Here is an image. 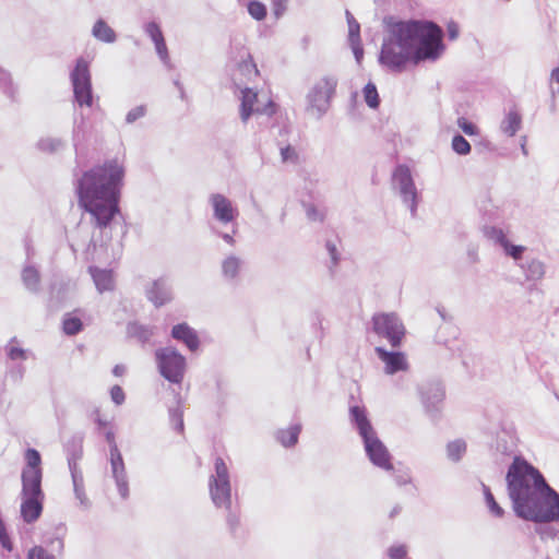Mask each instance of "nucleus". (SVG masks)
Instances as JSON below:
<instances>
[{
  "mask_svg": "<svg viewBox=\"0 0 559 559\" xmlns=\"http://www.w3.org/2000/svg\"><path fill=\"white\" fill-rule=\"evenodd\" d=\"M441 27L430 21H390L383 38L379 61L394 72L408 63L435 62L444 52Z\"/></svg>",
  "mask_w": 559,
  "mask_h": 559,
  "instance_id": "f257e3e1",
  "label": "nucleus"
},
{
  "mask_svg": "<svg viewBox=\"0 0 559 559\" xmlns=\"http://www.w3.org/2000/svg\"><path fill=\"white\" fill-rule=\"evenodd\" d=\"M506 480L513 511L519 518L535 523L559 521V495L532 464L515 456Z\"/></svg>",
  "mask_w": 559,
  "mask_h": 559,
  "instance_id": "f03ea898",
  "label": "nucleus"
},
{
  "mask_svg": "<svg viewBox=\"0 0 559 559\" xmlns=\"http://www.w3.org/2000/svg\"><path fill=\"white\" fill-rule=\"evenodd\" d=\"M124 174L123 160L111 158L83 173L78 180L79 203L98 227H106L118 212Z\"/></svg>",
  "mask_w": 559,
  "mask_h": 559,
  "instance_id": "7ed1b4c3",
  "label": "nucleus"
},
{
  "mask_svg": "<svg viewBox=\"0 0 559 559\" xmlns=\"http://www.w3.org/2000/svg\"><path fill=\"white\" fill-rule=\"evenodd\" d=\"M26 465L22 471V490L20 514L25 523H34L43 512L45 495L41 490V457L37 450L27 449Z\"/></svg>",
  "mask_w": 559,
  "mask_h": 559,
  "instance_id": "20e7f679",
  "label": "nucleus"
},
{
  "mask_svg": "<svg viewBox=\"0 0 559 559\" xmlns=\"http://www.w3.org/2000/svg\"><path fill=\"white\" fill-rule=\"evenodd\" d=\"M349 419L362 440L365 452L370 462L381 469L391 471L393 468L391 454L379 439L367 416L366 408L358 405L350 406Z\"/></svg>",
  "mask_w": 559,
  "mask_h": 559,
  "instance_id": "39448f33",
  "label": "nucleus"
},
{
  "mask_svg": "<svg viewBox=\"0 0 559 559\" xmlns=\"http://www.w3.org/2000/svg\"><path fill=\"white\" fill-rule=\"evenodd\" d=\"M235 96L239 100V116L243 123L258 116L271 117L276 111V106L266 94H259L250 87L235 90Z\"/></svg>",
  "mask_w": 559,
  "mask_h": 559,
  "instance_id": "423d86ee",
  "label": "nucleus"
},
{
  "mask_svg": "<svg viewBox=\"0 0 559 559\" xmlns=\"http://www.w3.org/2000/svg\"><path fill=\"white\" fill-rule=\"evenodd\" d=\"M337 79L334 75H324L317 80L306 97V111L317 119L321 118L330 108L335 94Z\"/></svg>",
  "mask_w": 559,
  "mask_h": 559,
  "instance_id": "0eeeda50",
  "label": "nucleus"
},
{
  "mask_svg": "<svg viewBox=\"0 0 559 559\" xmlns=\"http://www.w3.org/2000/svg\"><path fill=\"white\" fill-rule=\"evenodd\" d=\"M92 60L93 56L78 58L75 66L70 73L74 102L80 107H92L94 103L90 72V64Z\"/></svg>",
  "mask_w": 559,
  "mask_h": 559,
  "instance_id": "6e6552de",
  "label": "nucleus"
},
{
  "mask_svg": "<svg viewBox=\"0 0 559 559\" xmlns=\"http://www.w3.org/2000/svg\"><path fill=\"white\" fill-rule=\"evenodd\" d=\"M209 491L212 502L216 508L230 510V475L228 466L222 457H216L214 461V472L209 479Z\"/></svg>",
  "mask_w": 559,
  "mask_h": 559,
  "instance_id": "1a4fd4ad",
  "label": "nucleus"
},
{
  "mask_svg": "<svg viewBox=\"0 0 559 559\" xmlns=\"http://www.w3.org/2000/svg\"><path fill=\"white\" fill-rule=\"evenodd\" d=\"M392 187L402 203L414 216L421 201V194L413 179L411 169L405 165H399L392 174Z\"/></svg>",
  "mask_w": 559,
  "mask_h": 559,
  "instance_id": "9d476101",
  "label": "nucleus"
},
{
  "mask_svg": "<svg viewBox=\"0 0 559 559\" xmlns=\"http://www.w3.org/2000/svg\"><path fill=\"white\" fill-rule=\"evenodd\" d=\"M483 235L493 246L498 247L504 257L511 259L516 266L525 260L528 248L515 243L509 230L499 226L487 225L483 227Z\"/></svg>",
  "mask_w": 559,
  "mask_h": 559,
  "instance_id": "9b49d317",
  "label": "nucleus"
},
{
  "mask_svg": "<svg viewBox=\"0 0 559 559\" xmlns=\"http://www.w3.org/2000/svg\"><path fill=\"white\" fill-rule=\"evenodd\" d=\"M155 361L159 373L169 382L179 384L182 382L187 362L176 348L171 346L155 350Z\"/></svg>",
  "mask_w": 559,
  "mask_h": 559,
  "instance_id": "f8f14e48",
  "label": "nucleus"
},
{
  "mask_svg": "<svg viewBox=\"0 0 559 559\" xmlns=\"http://www.w3.org/2000/svg\"><path fill=\"white\" fill-rule=\"evenodd\" d=\"M230 64L233 67L231 78L236 88L246 87V82L252 81L259 75L250 51L242 45L233 46Z\"/></svg>",
  "mask_w": 559,
  "mask_h": 559,
  "instance_id": "ddd939ff",
  "label": "nucleus"
},
{
  "mask_svg": "<svg viewBox=\"0 0 559 559\" xmlns=\"http://www.w3.org/2000/svg\"><path fill=\"white\" fill-rule=\"evenodd\" d=\"M374 332L385 337L393 347L400 346L405 335V328L395 313H380L373 317Z\"/></svg>",
  "mask_w": 559,
  "mask_h": 559,
  "instance_id": "4468645a",
  "label": "nucleus"
},
{
  "mask_svg": "<svg viewBox=\"0 0 559 559\" xmlns=\"http://www.w3.org/2000/svg\"><path fill=\"white\" fill-rule=\"evenodd\" d=\"M209 204L211 205L213 217L223 225L234 223L239 215L234 202L222 193H212L209 197Z\"/></svg>",
  "mask_w": 559,
  "mask_h": 559,
  "instance_id": "2eb2a0df",
  "label": "nucleus"
},
{
  "mask_svg": "<svg viewBox=\"0 0 559 559\" xmlns=\"http://www.w3.org/2000/svg\"><path fill=\"white\" fill-rule=\"evenodd\" d=\"M376 353L383 364V372L385 374L393 376L409 370V362L405 353L390 352L382 347H376Z\"/></svg>",
  "mask_w": 559,
  "mask_h": 559,
  "instance_id": "dca6fc26",
  "label": "nucleus"
},
{
  "mask_svg": "<svg viewBox=\"0 0 559 559\" xmlns=\"http://www.w3.org/2000/svg\"><path fill=\"white\" fill-rule=\"evenodd\" d=\"M109 461L111 476L115 479L118 492L121 498L126 499L129 496V484L124 462L118 447H114L112 451H110Z\"/></svg>",
  "mask_w": 559,
  "mask_h": 559,
  "instance_id": "f3484780",
  "label": "nucleus"
},
{
  "mask_svg": "<svg viewBox=\"0 0 559 559\" xmlns=\"http://www.w3.org/2000/svg\"><path fill=\"white\" fill-rule=\"evenodd\" d=\"M145 295L155 307H162L173 298L171 289L164 278H158L147 285Z\"/></svg>",
  "mask_w": 559,
  "mask_h": 559,
  "instance_id": "a211bd4d",
  "label": "nucleus"
},
{
  "mask_svg": "<svg viewBox=\"0 0 559 559\" xmlns=\"http://www.w3.org/2000/svg\"><path fill=\"white\" fill-rule=\"evenodd\" d=\"M421 402L428 412L438 409L444 399V389L438 382L424 384L419 388Z\"/></svg>",
  "mask_w": 559,
  "mask_h": 559,
  "instance_id": "6ab92c4d",
  "label": "nucleus"
},
{
  "mask_svg": "<svg viewBox=\"0 0 559 559\" xmlns=\"http://www.w3.org/2000/svg\"><path fill=\"white\" fill-rule=\"evenodd\" d=\"M88 272L99 294L112 292L116 286V278L112 270L90 266Z\"/></svg>",
  "mask_w": 559,
  "mask_h": 559,
  "instance_id": "aec40b11",
  "label": "nucleus"
},
{
  "mask_svg": "<svg viewBox=\"0 0 559 559\" xmlns=\"http://www.w3.org/2000/svg\"><path fill=\"white\" fill-rule=\"evenodd\" d=\"M245 261L240 255L230 253L221 262L222 276L225 281L235 283L239 280Z\"/></svg>",
  "mask_w": 559,
  "mask_h": 559,
  "instance_id": "412c9836",
  "label": "nucleus"
},
{
  "mask_svg": "<svg viewBox=\"0 0 559 559\" xmlns=\"http://www.w3.org/2000/svg\"><path fill=\"white\" fill-rule=\"evenodd\" d=\"M69 468L71 472L75 499L79 502V507L86 510L90 508L91 503L85 493L83 474L74 461H69Z\"/></svg>",
  "mask_w": 559,
  "mask_h": 559,
  "instance_id": "4be33fe9",
  "label": "nucleus"
},
{
  "mask_svg": "<svg viewBox=\"0 0 559 559\" xmlns=\"http://www.w3.org/2000/svg\"><path fill=\"white\" fill-rule=\"evenodd\" d=\"M171 336L182 342L191 352H194L200 346V340L194 329L189 326L187 323H179L173 326Z\"/></svg>",
  "mask_w": 559,
  "mask_h": 559,
  "instance_id": "5701e85b",
  "label": "nucleus"
},
{
  "mask_svg": "<svg viewBox=\"0 0 559 559\" xmlns=\"http://www.w3.org/2000/svg\"><path fill=\"white\" fill-rule=\"evenodd\" d=\"M522 128V115L518 109L512 108L506 112L500 122V132L509 138L514 136Z\"/></svg>",
  "mask_w": 559,
  "mask_h": 559,
  "instance_id": "b1692460",
  "label": "nucleus"
},
{
  "mask_svg": "<svg viewBox=\"0 0 559 559\" xmlns=\"http://www.w3.org/2000/svg\"><path fill=\"white\" fill-rule=\"evenodd\" d=\"M519 267L528 282H538L543 280L546 272L544 262L536 258L523 261Z\"/></svg>",
  "mask_w": 559,
  "mask_h": 559,
  "instance_id": "393cba45",
  "label": "nucleus"
},
{
  "mask_svg": "<svg viewBox=\"0 0 559 559\" xmlns=\"http://www.w3.org/2000/svg\"><path fill=\"white\" fill-rule=\"evenodd\" d=\"M127 334L129 337L144 344L154 335V326L130 322L127 326Z\"/></svg>",
  "mask_w": 559,
  "mask_h": 559,
  "instance_id": "a878e982",
  "label": "nucleus"
},
{
  "mask_svg": "<svg viewBox=\"0 0 559 559\" xmlns=\"http://www.w3.org/2000/svg\"><path fill=\"white\" fill-rule=\"evenodd\" d=\"M92 35L95 39L106 44H112L117 39L116 32L102 19L94 23Z\"/></svg>",
  "mask_w": 559,
  "mask_h": 559,
  "instance_id": "bb28decb",
  "label": "nucleus"
},
{
  "mask_svg": "<svg viewBox=\"0 0 559 559\" xmlns=\"http://www.w3.org/2000/svg\"><path fill=\"white\" fill-rule=\"evenodd\" d=\"M66 146V141L60 138H53V136H44L40 138L37 143L36 147L38 151L45 154H55L60 151H62Z\"/></svg>",
  "mask_w": 559,
  "mask_h": 559,
  "instance_id": "cd10ccee",
  "label": "nucleus"
},
{
  "mask_svg": "<svg viewBox=\"0 0 559 559\" xmlns=\"http://www.w3.org/2000/svg\"><path fill=\"white\" fill-rule=\"evenodd\" d=\"M17 85L14 83L9 70L0 66V91L10 99L14 100L17 95Z\"/></svg>",
  "mask_w": 559,
  "mask_h": 559,
  "instance_id": "c85d7f7f",
  "label": "nucleus"
},
{
  "mask_svg": "<svg viewBox=\"0 0 559 559\" xmlns=\"http://www.w3.org/2000/svg\"><path fill=\"white\" fill-rule=\"evenodd\" d=\"M467 444L463 439H455L447 444V457L452 462H459L465 455Z\"/></svg>",
  "mask_w": 559,
  "mask_h": 559,
  "instance_id": "c756f323",
  "label": "nucleus"
},
{
  "mask_svg": "<svg viewBox=\"0 0 559 559\" xmlns=\"http://www.w3.org/2000/svg\"><path fill=\"white\" fill-rule=\"evenodd\" d=\"M301 427L300 425H293L287 429L280 430L277 432V440L284 447H293L298 441V436L300 433Z\"/></svg>",
  "mask_w": 559,
  "mask_h": 559,
  "instance_id": "7c9ffc66",
  "label": "nucleus"
},
{
  "mask_svg": "<svg viewBox=\"0 0 559 559\" xmlns=\"http://www.w3.org/2000/svg\"><path fill=\"white\" fill-rule=\"evenodd\" d=\"M247 7L248 14L255 21H263L266 17L267 9L266 5L258 0H252L245 4Z\"/></svg>",
  "mask_w": 559,
  "mask_h": 559,
  "instance_id": "2f4dec72",
  "label": "nucleus"
},
{
  "mask_svg": "<svg viewBox=\"0 0 559 559\" xmlns=\"http://www.w3.org/2000/svg\"><path fill=\"white\" fill-rule=\"evenodd\" d=\"M16 340L12 338L5 346L7 355L12 360H26L31 356V352L15 345Z\"/></svg>",
  "mask_w": 559,
  "mask_h": 559,
  "instance_id": "473e14b6",
  "label": "nucleus"
},
{
  "mask_svg": "<svg viewBox=\"0 0 559 559\" xmlns=\"http://www.w3.org/2000/svg\"><path fill=\"white\" fill-rule=\"evenodd\" d=\"M22 278L25 286L29 290H36L39 284V274L38 271L33 266L24 267L22 272Z\"/></svg>",
  "mask_w": 559,
  "mask_h": 559,
  "instance_id": "72a5a7b5",
  "label": "nucleus"
},
{
  "mask_svg": "<svg viewBox=\"0 0 559 559\" xmlns=\"http://www.w3.org/2000/svg\"><path fill=\"white\" fill-rule=\"evenodd\" d=\"M483 490L488 510L491 512L492 515L497 518H502L504 514V510L497 503L489 487L483 484Z\"/></svg>",
  "mask_w": 559,
  "mask_h": 559,
  "instance_id": "f704fd0d",
  "label": "nucleus"
},
{
  "mask_svg": "<svg viewBox=\"0 0 559 559\" xmlns=\"http://www.w3.org/2000/svg\"><path fill=\"white\" fill-rule=\"evenodd\" d=\"M364 97H365L366 104L370 108H377L379 106V95H378V91H377V87L374 84L368 83L364 87Z\"/></svg>",
  "mask_w": 559,
  "mask_h": 559,
  "instance_id": "c9c22d12",
  "label": "nucleus"
},
{
  "mask_svg": "<svg viewBox=\"0 0 559 559\" xmlns=\"http://www.w3.org/2000/svg\"><path fill=\"white\" fill-rule=\"evenodd\" d=\"M452 150L459 155H467L471 153V144L461 134H456L452 139Z\"/></svg>",
  "mask_w": 559,
  "mask_h": 559,
  "instance_id": "e433bc0d",
  "label": "nucleus"
},
{
  "mask_svg": "<svg viewBox=\"0 0 559 559\" xmlns=\"http://www.w3.org/2000/svg\"><path fill=\"white\" fill-rule=\"evenodd\" d=\"M346 20L348 24V40L349 43L360 40V26L349 11H346Z\"/></svg>",
  "mask_w": 559,
  "mask_h": 559,
  "instance_id": "4c0bfd02",
  "label": "nucleus"
},
{
  "mask_svg": "<svg viewBox=\"0 0 559 559\" xmlns=\"http://www.w3.org/2000/svg\"><path fill=\"white\" fill-rule=\"evenodd\" d=\"M82 329V322L79 318L71 314L67 316L63 320V331L68 335H74Z\"/></svg>",
  "mask_w": 559,
  "mask_h": 559,
  "instance_id": "58836bf2",
  "label": "nucleus"
},
{
  "mask_svg": "<svg viewBox=\"0 0 559 559\" xmlns=\"http://www.w3.org/2000/svg\"><path fill=\"white\" fill-rule=\"evenodd\" d=\"M407 546L404 544L392 545L386 550L389 559H409L407 558Z\"/></svg>",
  "mask_w": 559,
  "mask_h": 559,
  "instance_id": "ea45409f",
  "label": "nucleus"
},
{
  "mask_svg": "<svg viewBox=\"0 0 559 559\" xmlns=\"http://www.w3.org/2000/svg\"><path fill=\"white\" fill-rule=\"evenodd\" d=\"M144 32L151 38L153 44L164 38L160 27L155 22H148L144 25Z\"/></svg>",
  "mask_w": 559,
  "mask_h": 559,
  "instance_id": "a19ab883",
  "label": "nucleus"
},
{
  "mask_svg": "<svg viewBox=\"0 0 559 559\" xmlns=\"http://www.w3.org/2000/svg\"><path fill=\"white\" fill-rule=\"evenodd\" d=\"M457 127L466 134V135H477L479 134V129L471 121H468L464 117H460L456 120Z\"/></svg>",
  "mask_w": 559,
  "mask_h": 559,
  "instance_id": "79ce46f5",
  "label": "nucleus"
},
{
  "mask_svg": "<svg viewBox=\"0 0 559 559\" xmlns=\"http://www.w3.org/2000/svg\"><path fill=\"white\" fill-rule=\"evenodd\" d=\"M154 46H155L156 53L159 57V59L162 60V62L165 66L170 67V58H169V53H168V49H167L165 39L163 38L162 40L155 43Z\"/></svg>",
  "mask_w": 559,
  "mask_h": 559,
  "instance_id": "37998d69",
  "label": "nucleus"
},
{
  "mask_svg": "<svg viewBox=\"0 0 559 559\" xmlns=\"http://www.w3.org/2000/svg\"><path fill=\"white\" fill-rule=\"evenodd\" d=\"M146 114V107L144 105L136 106L128 111L126 116V122L131 124L135 122L136 120L144 117Z\"/></svg>",
  "mask_w": 559,
  "mask_h": 559,
  "instance_id": "c03bdc74",
  "label": "nucleus"
},
{
  "mask_svg": "<svg viewBox=\"0 0 559 559\" xmlns=\"http://www.w3.org/2000/svg\"><path fill=\"white\" fill-rule=\"evenodd\" d=\"M27 559H55V557L44 548L36 546L28 551Z\"/></svg>",
  "mask_w": 559,
  "mask_h": 559,
  "instance_id": "a18cd8bd",
  "label": "nucleus"
},
{
  "mask_svg": "<svg viewBox=\"0 0 559 559\" xmlns=\"http://www.w3.org/2000/svg\"><path fill=\"white\" fill-rule=\"evenodd\" d=\"M288 0H271L272 11L275 17H281L287 9Z\"/></svg>",
  "mask_w": 559,
  "mask_h": 559,
  "instance_id": "49530a36",
  "label": "nucleus"
},
{
  "mask_svg": "<svg viewBox=\"0 0 559 559\" xmlns=\"http://www.w3.org/2000/svg\"><path fill=\"white\" fill-rule=\"evenodd\" d=\"M110 397L116 405H121L126 399L122 388L114 385L110 390Z\"/></svg>",
  "mask_w": 559,
  "mask_h": 559,
  "instance_id": "de8ad7c7",
  "label": "nucleus"
},
{
  "mask_svg": "<svg viewBox=\"0 0 559 559\" xmlns=\"http://www.w3.org/2000/svg\"><path fill=\"white\" fill-rule=\"evenodd\" d=\"M281 157L284 163H295L297 159V154L295 150L290 146H285L281 148Z\"/></svg>",
  "mask_w": 559,
  "mask_h": 559,
  "instance_id": "09e8293b",
  "label": "nucleus"
},
{
  "mask_svg": "<svg viewBox=\"0 0 559 559\" xmlns=\"http://www.w3.org/2000/svg\"><path fill=\"white\" fill-rule=\"evenodd\" d=\"M0 544L8 551L12 550V544L10 542L9 535L5 532L4 523H3V521L1 519H0Z\"/></svg>",
  "mask_w": 559,
  "mask_h": 559,
  "instance_id": "8fccbe9b",
  "label": "nucleus"
},
{
  "mask_svg": "<svg viewBox=\"0 0 559 559\" xmlns=\"http://www.w3.org/2000/svg\"><path fill=\"white\" fill-rule=\"evenodd\" d=\"M307 217L311 221L321 222L324 218V214L321 210L313 205H308L306 209Z\"/></svg>",
  "mask_w": 559,
  "mask_h": 559,
  "instance_id": "3c124183",
  "label": "nucleus"
},
{
  "mask_svg": "<svg viewBox=\"0 0 559 559\" xmlns=\"http://www.w3.org/2000/svg\"><path fill=\"white\" fill-rule=\"evenodd\" d=\"M356 61L359 63L362 59L364 50L360 40L349 43Z\"/></svg>",
  "mask_w": 559,
  "mask_h": 559,
  "instance_id": "603ef678",
  "label": "nucleus"
},
{
  "mask_svg": "<svg viewBox=\"0 0 559 559\" xmlns=\"http://www.w3.org/2000/svg\"><path fill=\"white\" fill-rule=\"evenodd\" d=\"M171 418L175 423V429L178 431H182L183 429V420H182V414L179 411H175L171 413Z\"/></svg>",
  "mask_w": 559,
  "mask_h": 559,
  "instance_id": "864d4df0",
  "label": "nucleus"
},
{
  "mask_svg": "<svg viewBox=\"0 0 559 559\" xmlns=\"http://www.w3.org/2000/svg\"><path fill=\"white\" fill-rule=\"evenodd\" d=\"M447 31L450 39H455L459 36V25L455 22H450L447 25Z\"/></svg>",
  "mask_w": 559,
  "mask_h": 559,
  "instance_id": "5fc2aeb1",
  "label": "nucleus"
},
{
  "mask_svg": "<svg viewBox=\"0 0 559 559\" xmlns=\"http://www.w3.org/2000/svg\"><path fill=\"white\" fill-rule=\"evenodd\" d=\"M326 248H328V250H329V253H330V257H331L332 262H333L334 264H336V263H337V261H338V257H337V251H336L335 246H334V245H332L331 242H329V243L326 245Z\"/></svg>",
  "mask_w": 559,
  "mask_h": 559,
  "instance_id": "6e6d98bb",
  "label": "nucleus"
},
{
  "mask_svg": "<svg viewBox=\"0 0 559 559\" xmlns=\"http://www.w3.org/2000/svg\"><path fill=\"white\" fill-rule=\"evenodd\" d=\"M106 440L109 443V452L112 451L114 447H118L115 440V433L111 430L106 432Z\"/></svg>",
  "mask_w": 559,
  "mask_h": 559,
  "instance_id": "4d7b16f0",
  "label": "nucleus"
},
{
  "mask_svg": "<svg viewBox=\"0 0 559 559\" xmlns=\"http://www.w3.org/2000/svg\"><path fill=\"white\" fill-rule=\"evenodd\" d=\"M219 237L229 246H235L236 240L231 234L219 233Z\"/></svg>",
  "mask_w": 559,
  "mask_h": 559,
  "instance_id": "13d9d810",
  "label": "nucleus"
},
{
  "mask_svg": "<svg viewBox=\"0 0 559 559\" xmlns=\"http://www.w3.org/2000/svg\"><path fill=\"white\" fill-rule=\"evenodd\" d=\"M126 366L123 365H116L112 369V373L116 376V377H121L126 372Z\"/></svg>",
  "mask_w": 559,
  "mask_h": 559,
  "instance_id": "bf43d9fd",
  "label": "nucleus"
},
{
  "mask_svg": "<svg viewBox=\"0 0 559 559\" xmlns=\"http://www.w3.org/2000/svg\"><path fill=\"white\" fill-rule=\"evenodd\" d=\"M83 123H84L83 120H82L81 123H76V122L74 123V127H73V142H74V145H76L79 133H80V130H81V127H82Z\"/></svg>",
  "mask_w": 559,
  "mask_h": 559,
  "instance_id": "052dcab7",
  "label": "nucleus"
},
{
  "mask_svg": "<svg viewBox=\"0 0 559 559\" xmlns=\"http://www.w3.org/2000/svg\"><path fill=\"white\" fill-rule=\"evenodd\" d=\"M550 80H551L552 82H557V83H559V67H558V68H555V69L551 71Z\"/></svg>",
  "mask_w": 559,
  "mask_h": 559,
  "instance_id": "680f3d73",
  "label": "nucleus"
},
{
  "mask_svg": "<svg viewBox=\"0 0 559 559\" xmlns=\"http://www.w3.org/2000/svg\"><path fill=\"white\" fill-rule=\"evenodd\" d=\"M175 84H176V86L178 87V90L180 92L181 98H183L185 97V91H183L182 85L178 81H176Z\"/></svg>",
  "mask_w": 559,
  "mask_h": 559,
  "instance_id": "e2e57ef3",
  "label": "nucleus"
},
{
  "mask_svg": "<svg viewBox=\"0 0 559 559\" xmlns=\"http://www.w3.org/2000/svg\"><path fill=\"white\" fill-rule=\"evenodd\" d=\"M228 522L230 523V525H236L237 521H236V518L234 515H229L228 516Z\"/></svg>",
  "mask_w": 559,
  "mask_h": 559,
  "instance_id": "0e129e2a",
  "label": "nucleus"
},
{
  "mask_svg": "<svg viewBox=\"0 0 559 559\" xmlns=\"http://www.w3.org/2000/svg\"><path fill=\"white\" fill-rule=\"evenodd\" d=\"M97 424L99 427H103L106 425V423L104 420H102L100 418L97 419Z\"/></svg>",
  "mask_w": 559,
  "mask_h": 559,
  "instance_id": "69168bd1",
  "label": "nucleus"
},
{
  "mask_svg": "<svg viewBox=\"0 0 559 559\" xmlns=\"http://www.w3.org/2000/svg\"><path fill=\"white\" fill-rule=\"evenodd\" d=\"M23 377V369H19V379H21Z\"/></svg>",
  "mask_w": 559,
  "mask_h": 559,
  "instance_id": "338daca9",
  "label": "nucleus"
},
{
  "mask_svg": "<svg viewBox=\"0 0 559 559\" xmlns=\"http://www.w3.org/2000/svg\"><path fill=\"white\" fill-rule=\"evenodd\" d=\"M522 148H523L524 154H526V150H525V144L524 143L522 144Z\"/></svg>",
  "mask_w": 559,
  "mask_h": 559,
  "instance_id": "774afa93",
  "label": "nucleus"
}]
</instances>
